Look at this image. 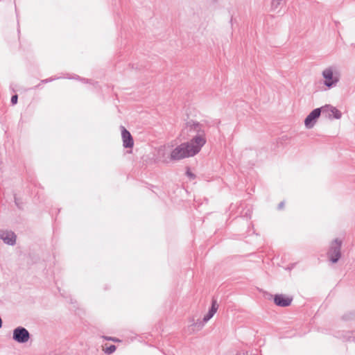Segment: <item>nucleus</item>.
Returning <instances> with one entry per match:
<instances>
[{"label": "nucleus", "mask_w": 355, "mask_h": 355, "mask_svg": "<svg viewBox=\"0 0 355 355\" xmlns=\"http://www.w3.org/2000/svg\"><path fill=\"white\" fill-rule=\"evenodd\" d=\"M200 150V148H198L196 145L190 141L184 142L172 150L171 159L172 160H180L187 157H193L198 154Z\"/></svg>", "instance_id": "f257e3e1"}, {"label": "nucleus", "mask_w": 355, "mask_h": 355, "mask_svg": "<svg viewBox=\"0 0 355 355\" xmlns=\"http://www.w3.org/2000/svg\"><path fill=\"white\" fill-rule=\"evenodd\" d=\"M187 129L191 134V142L202 148L206 144L205 132L202 123L196 121H189L187 123Z\"/></svg>", "instance_id": "f03ea898"}, {"label": "nucleus", "mask_w": 355, "mask_h": 355, "mask_svg": "<svg viewBox=\"0 0 355 355\" xmlns=\"http://www.w3.org/2000/svg\"><path fill=\"white\" fill-rule=\"evenodd\" d=\"M324 78V85L329 89L335 87L339 82V73L335 67H329L326 68L322 73Z\"/></svg>", "instance_id": "7ed1b4c3"}, {"label": "nucleus", "mask_w": 355, "mask_h": 355, "mask_svg": "<svg viewBox=\"0 0 355 355\" xmlns=\"http://www.w3.org/2000/svg\"><path fill=\"white\" fill-rule=\"evenodd\" d=\"M342 244L343 241L339 239H336L331 242L327 255L332 263H337L340 259Z\"/></svg>", "instance_id": "20e7f679"}, {"label": "nucleus", "mask_w": 355, "mask_h": 355, "mask_svg": "<svg viewBox=\"0 0 355 355\" xmlns=\"http://www.w3.org/2000/svg\"><path fill=\"white\" fill-rule=\"evenodd\" d=\"M30 333L23 327H17L13 330L12 339L19 343H25L30 339Z\"/></svg>", "instance_id": "39448f33"}, {"label": "nucleus", "mask_w": 355, "mask_h": 355, "mask_svg": "<svg viewBox=\"0 0 355 355\" xmlns=\"http://www.w3.org/2000/svg\"><path fill=\"white\" fill-rule=\"evenodd\" d=\"M321 114H323V106L311 111L304 120L305 126L307 128H312Z\"/></svg>", "instance_id": "423d86ee"}, {"label": "nucleus", "mask_w": 355, "mask_h": 355, "mask_svg": "<svg viewBox=\"0 0 355 355\" xmlns=\"http://www.w3.org/2000/svg\"><path fill=\"white\" fill-rule=\"evenodd\" d=\"M323 115H325L326 117L329 119L334 118L339 119L342 116V113L335 107L331 105H325L323 106Z\"/></svg>", "instance_id": "0eeeda50"}, {"label": "nucleus", "mask_w": 355, "mask_h": 355, "mask_svg": "<svg viewBox=\"0 0 355 355\" xmlns=\"http://www.w3.org/2000/svg\"><path fill=\"white\" fill-rule=\"evenodd\" d=\"M293 301L291 297H286L283 294H277L274 296L275 304L281 307H286L291 305Z\"/></svg>", "instance_id": "6e6552de"}, {"label": "nucleus", "mask_w": 355, "mask_h": 355, "mask_svg": "<svg viewBox=\"0 0 355 355\" xmlns=\"http://www.w3.org/2000/svg\"><path fill=\"white\" fill-rule=\"evenodd\" d=\"M121 128L123 146L126 148H132L134 145V141L131 134L123 126H121Z\"/></svg>", "instance_id": "1a4fd4ad"}, {"label": "nucleus", "mask_w": 355, "mask_h": 355, "mask_svg": "<svg viewBox=\"0 0 355 355\" xmlns=\"http://www.w3.org/2000/svg\"><path fill=\"white\" fill-rule=\"evenodd\" d=\"M0 238L3 242L10 245H14L16 243V235L13 232H5L0 234Z\"/></svg>", "instance_id": "9d476101"}, {"label": "nucleus", "mask_w": 355, "mask_h": 355, "mask_svg": "<svg viewBox=\"0 0 355 355\" xmlns=\"http://www.w3.org/2000/svg\"><path fill=\"white\" fill-rule=\"evenodd\" d=\"M218 308V305L217 304V301L216 299L213 298L211 300V306L210 309H209V311L207 313H209L211 316H214V314L216 313Z\"/></svg>", "instance_id": "9b49d317"}, {"label": "nucleus", "mask_w": 355, "mask_h": 355, "mask_svg": "<svg viewBox=\"0 0 355 355\" xmlns=\"http://www.w3.org/2000/svg\"><path fill=\"white\" fill-rule=\"evenodd\" d=\"M283 0H271L270 2V10H275L282 4Z\"/></svg>", "instance_id": "f8f14e48"}, {"label": "nucleus", "mask_w": 355, "mask_h": 355, "mask_svg": "<svg viewBox=\"0 0 355 355\" xmlns=\"http://www.w3.org/2000/svg\"><path fill=\"white\" fill-rule=\"evenodd\" d=\"M206 323L202 320H198L196 322L193 323V326H194L198 330L201 329Z\"/></svg>", "instance_id": "ddd939ff"}, {"label": "nucleus", "mask_w": 355, "mask_h": 355, "mask_svg": "<svg viewBox=\"0 0 355 355\" xmlns=\"http://www.w3.org/2000/svg\"><path fill=\"white\" fill-rule=\"evenodd\" d=\"M116 347L115 345H111L105 349V352L107 354H111L116 351Z\"/></svg>", "instance_id": "4468645a"}, {"label": "nucleus", "mask_w": 355, "mask_h": 355, "mask_svg": "<svg viewBox=\"0 0 355 355\" xmlns=\"http://www.w3.org/2000/svg\"><path fill=\"white\" fill-rule=\"evenodd\" d=\"M349 336H347V340L349 341H354L355 340V332H348Z\"/></svg>", "instance_id": "2eb2a0df"}, {"label": "nucleus", "mask_w": 355, "mask_h": 355, "mask_svg": "<svg viewBox=\"0 0 355 355\" xmlns=\"http://www.w3.org/2000/svg\"><path fill=\"white\" fill-rule=\"evenodd\" d=\"M17 100H18V96L17 94L15 95H13L12 97H11V103L12 105H15L17 103Z\"/></svg>", "instance_id": "dca6fc26"}, {"label": "nucleus", "mask_w": 355, "mask_h": 355, "mask_svg": "<svg viewBox=\"0 0 355 355\" xmlns=\"http://www.w3.org/2000/svg\"><path fill=\"white\" fill-rule=\"evenodd\" d=\"M212 318V316H211L209 313H207L202 320L204 321V322L207 323L211 318Z\"/></svg>", "instance_id": "f3484780"}, {"label": "nucleus", "mask_w": 355, "mask_h": 355, "mask_svg": "<svg viewBox=\"0 0 355 355\" xmlns=\"http://www.w3.org/2000/svg\"><path fill=\"white\" fill-rule=\"evenodd\" d=\"M186 174L188 177H189L190 178H192V179H193L196 177L195 175L192 172H191L189 169L187 171Z\"/></svg>", "instance_id": "a211bd4d"}, {"label": "nucleus", "mask_w": 355, "mask_h": 355, "mask_svg": "<svg viewBox=\"0 0 355 355\" xmlns=\"http://www.w3.org/2000/svg\"><path fill=\"white\" fill-rule=\"evenodd\" d=\"M55 78H47V79H44V80H42V83H47L49 82H51L53 80H54Z\"/></svg>", "instance_id": "6ab92c4d"}, {"label": "nucleus", "mask_w": 355, "mask_h": 355, "mask_svg": "<svg viewBox=\"0 0 355 355\" xmlns=\"http://www.w3.org/2000/svg\"><path fill=\"white\" fill-rule=\"evenodd\" d=\"M15 205L19 208L21 209V205L19 204V202L17 201V198L16 197H15Z\"/></svg>", "instance_id": "aec40b11"}, {"label": "nucleus", "mask_w": 355, "mask_h": 355, "mask_svg": "<svg viewBox=\"0 0 355 355\" xmlns=\"http://www.w3.org/2000/svg\"><path fill=\"white\" fill-rule=\"evenodd\" d=\"M284 202H281L279 205H278V209H281L284 207Z\"/></svg>", "instance_id": "412c9836"}, {"label": "nucleus", "mask_w": 355, "mask_h": 355, "mask_svg": "<svg viewBox=\"0 0 355 355\" xmlns=\"http://www.w3.org/2000/svg\"><path fill=\"white\" fill-rule=\"evenodd\" d=\"M112 337H105V339L107 340H112Z\"/></svg>", "instance_id": "4be33fe9"}, {"label": "nucleus", "mask_w": 355, "mask_h": 355, "mask_svg": "<svg viewBox=\"0 0 355 355\" xmlns=\"http://www.w3.org/2000/svg\"><path fill=\"white\" fill-rule=\"evenodd\" d=\"M2 324H3V321H2L1 318L0 317V329L2 327Z\"/></svg>", "instance_id": "5701e85b"}, {"label": "nucleus", "mask_w": 355, "mask_h": 355, "mask_svg": "<svg viewBox=\"0 0 355 355\" xmlns=\"http://www.w3.org/2000/svg\"><path fill=\"white\" fill-rule=\"evenodd\" d=\"M112 341H114V342H116V341H118V339H116V338H112Z\"/></svg>", "instance_id": "b1692460"}]
</instances>
